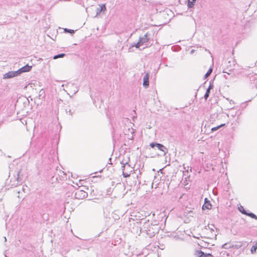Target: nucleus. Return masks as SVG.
Instances as JSON below:
<instances>
[{
  "label": "nucleus",
  "instance_id": "f257e3e1",
  "mask_svg": "<svg viewBox=\"0 0 257 257\" xmlns=\"http://www.w3.org/2000/svg\"><path fill=\"white\" fill-rule=\"evenodd\" d=\"M120 163L122 165V175L123 177L127 178L131 175L132 167L129 165L128 162L122 161Z\"/></svg>",
  "mask_w": 257,
  "mask_h": 257
},
{
  "label": "nucleus",
  "instance_id": "f03ea898",
  "mask_svg": "<svg viewBox=\"0 0 257 257\" xmlns=\"http://www.w3.org/2000/svg\"><path fill=\"white\" fill-rule=\"evenodd\" d=\"M21 170H19L16 172V176L12 178L10 180V183L12 186H17L22 181L23 177L21 175Z\"/></svg>",
  "mask_w": 257,
  "mask_h": 257
},
{
  "label": "nucleus",
  "instance_id": "7ed1b4c3",
  "mask_svg": "<svg viewBox=\"0 0 257 257\" xmlns=\"http://www.w3.org/2000/svg\"><path fill=\"white\" fill-rule=\"evenodd\" d=\"M150 146L152 148H154L155 147H156L159 150L163 153L164 156L166 155L168 153V149L161 144L158 143H151L150 144Z\"/></svg>",
  "mask_w": 257,
  "mask_h": 257
},
{
  "label": "nucleus",
  "instance_id": "20e7f679",
  "mask_svg": "<svg viewBox=\"0 0 257 257\" xmlns=\"http://www.w3.org/2000/svg\"><path fill=\"white\" fill-rule=\"evenodd\" d=\"M88 195L86 192L82 190L77 189L74 194V197L78 199H83Z\"/></svg>",
  "mask_w": 257,
  "mask_h": 257
},
{
  "label": "nucleus",
  "instance_id": "39448f33",
  "mask_svg": "<svg viewBox=\"0 0 257 257\" xmlns=\"http://www.w3.org/2000/svg\"><path fill=\"white\" fill-rule=\"evenodd\" d=\"M154 227H156V226L154 225L151 224V226H149L148 227L144 225V228L146 229L147 234L150 237H154L156 232L154 231Z\"/></svg>",
  "mask_w": 257,
  "mask_h": 257
},
{
  "label": "nucleus",
  "instance_id": "423d86ee",
  "mask_svg": "<svg viewBox=\"0 0 257 257\" xmlns=\"http://www.w3.org/2000/svg\"><path fill=\"white\" fill-rule=\"evenodd\" d=\"M149 77H150L149 73H146L144 77L143 85L144 87L145 88H148L149 87Z\"/></svg>",
  "mask_w": 257,
  "mask_h": 257
},
{
  "label": "nucleus",
  "instance_id": "0eeeda50",
  "mask_svg": "<svg viewBox=\"0 0 257 257\" xmlns=\"http://www.w3.org/2000/svg\"><path fill=\"white\" fill-rule=\"evenodd\" d=\"M67 87L70 89L71 92L73 94H75L78 91L77 86L73 83H68Z\"/></svg>",
  "mask_w": 257,
  "mask_h": 257
},
{
  "label": "nucleus",
  "instance_id": "6e6552de",
  "mask_svg": "<svg viewBox=\"0 0 257 257\" xmlns=\"http://www.w3.org/2000/svg\"><path fill=\"white\" fill-rule=\"evenodd\" d=\"M248 77L251 83H254L257 87V73H254L250 75V74H247Z\"/></svg>",
  "mask_w": 257,
  "mask_h": 257
},
{
  "label": "nucleus",
  "instance_id": "1a4fd4ad",
  "mask_svg": "<svg viewBox=\"0 0 257 257\" xmlns=\"http://www.w3.org/2000/svg\"><path fill=\"white\" fill-rule=\"evenodd\" d=\"M150 40V38H148V34L146 33L143 37H140L139 41L143 45L144 44L148 42Z\"/></svg>",
  "mask_w": 257,
  "mask_h": 257
},
{
  "label": "nucleus",
  "instance_id": "9d476101",
  "mask_svg": "<svg viewBox=\"0 0 257 257\" xmlns=\"http://www.w3.org/2000/svg\"><path fill=\"white\" fill-rule=\"evenodd\" d=\"M213 85L212 84H211V83H210V85H209V87H208V88L207 89L206 92L204 96V97L205 100H207V98H208V97L209 96V94L210 93V90L213 88Z\"/></svg>",
  "mask_w": 257,
  "mask_h": 257
},
{
  "label": "nucleus",
  "instance_id": "9b49d317",
  "mask_svg": "<svg viewBox=\"0 0 257 257\" xmlns=\"http://www.w3.org/2000/svg\"><path fill=\"white\" fill-rule=\"evenodd\" d=\"M211 208V204L210 202L207 200V198L205 199V204L202 206V209L205 210V209H210Z\"/></svg>",
  "mask_w": 257,
  "mask_h": 257
},
{
  "label": "nucleus",
  "instance_id": "f8f14e48",
  "mask_svg": "<svg viewBox=\"0 0 257 257\" xmlns=\"http://www.w3.org/2000/svg\"><path fill=\"white\" fill-rule=\"evenodd\" d=\"M234 65H235V64H234V62L233 61H229L227 62V64L225 67V68H229V69L228 70V71H232L234 69Z\"/></svg>",
  "mask_w": 257,
  "mask_h": 257
},
{
  "label": "nucleus",
  "instance_id": "ddd939ff",
  "mask_svg": "<svg viewBox=\"0 0 257 257\" xmlns=\"http://www.w3.org/2000/svg\"><path fill=\"white\" fill-rule=\"evenodd\" d=\"M14 71H9L8 73L5 74L3 76L4 79H9L13 77H14Z\"/></svg>",
  "mask_w": 257,
  "mask_h": 257
},
{
  "label": "nucleus",
  "instance_id": "4468645a",
  "mask_svg": "<svg viewBox=\"0 0 257 257\" xmlns=\"http://www.w3.org/2000/svg\"><path fill=\"white\" fill-rule=\"evenodd\" d=\"M32 66H29V65H26L24 66V67H22L21 69L22 72H27L30 71L31 70Z\"/></svg>",
  "mask_w": 257,
  "mask_h": 257
},
{
  "label": "nucleus",
  "instance_id": "2eb2a0df",
  "mask_svg": "<svg viewBox=\"0 0 257 257\" xmlns=\"http://www.w3.org/2000/svg\"><path fill=\"white\" fill-rule=\"evenodd\" d=\"M66 112L69 115H70L71 116H72V115L75 112V109H71V108H70V106H69V107L66 108Z\"/></svg>",
  "mask_w": 257,
  "mask_h": 257
},
{
  "label": "nucleus",
  "instance_id": "dca6fc26",
  "mask_svg": "<svg viewBox=\"0 0 257 257\" xmlns=\"http://www.w3.org/2000/svg\"><path fill=\"white\" fill-rule=\"evenodd\" d=\"M195 255L197 257H203L204 252L201 250H197L195 252Z\"/></svg>",
  "mask_w": 257,
  "mask_h": 257
},
{
  "label": "nucleus",
  "instance_id": "f3484780",
  "mask_svg": "<svg viewBox=\"0 0 257 257\" xmlns=\"http://www.w3.org/2000/svg\"><path fill=\"white\" fill-rule=\"evenodd\" d=\"M196 0H188L187 6L189 8H193L194 6V3Z\"/></svg>",
  "mask_w": 257,
  "mask_h": 257
},
{
  "label": "nucleus",
  "instance_id": "a211bd4d",
  "mask_svg": "<svg viewBox=\"0 0 257 257\" xmlns=\"http://www.w3.org/2000/svg\"><path fill=\"white\" fill-rule=\"evenodd\" d=\"M257 249V242H256L255 244L252 246L250 249L251 253L254 254Z\"/></svg>",
  "mask_w": 257,
  "mask_h": 257
},
{
  "label": "nucleus",
  "instance_id": "6ab92c4d",
  "mask_svg": "<svg viewBox=\"0 0 257 257\" xmlns=\"http://www.w3.org/2000/svg\"><path fill=\"white\" fill-rule=\"evenodd\" d=\"M246 215L249 216L252 218L257 219V216L252 212H249V213L247 212Z\"/></svg>",
  "mask_w": 257,
  "mask_h": 257
},
{
  "label": "nucleus",
  "instance_id": "aec40b11",
  "mask_svg": "<svg viewBox=\"0 0 257 257\" xmlns=\"http://www.w3.org/2000/svg\"><path fill=\"white\" fill-rule=\"evenodd\" d=\"M65 56V54H64V53L59 54L55 55L53 57V59H57L59 58H63Z\"/></svg>",
  "mask_w": 257,
  "mask_h": 257
},
{
  "label": "nucleus",
  "instance_id": "412c9836",
  "mask_svg": "<svg viewBox=\"0 0 257 257\" xmlns=\"http://www.w3.org/2000/svg\"><path fill=\"white\" fill-rule=\"evenodd\" d=\"M238 210L243 214L246 215L247 213V212L245 210V209L242 206H240V207H238Z\"/></svg>",
  "mask_w": 257,
  "mask_h": 257
},
{
  "label": "nucleus",
  "instance_id": "4be33fe9",
  "mask_svg": "<svg viewBox=\"0 0 257 257\" xmlns=\"http://www.w3.org/2000/svg\"><path fill=\"white\" fill-rule=\"evenodd\" d=\"M212 69L211 68H209L207 73L204 75V78H207L212 73Z\"/></svg>",
  "mask_w": 257,
  "mask_h": 257
},
{
  "label": "nucleus",
  "instance_id": "5701e85b",
  "mask_svg": "<svg viewBox=\"0 0 257 257\" xmlns=\"http://www.w3.org/2000/svg\"><path fill=\"white\" fill-rule=\"evenodd\" d=\"M231 246L229 243H225L223 244L222 246V248L224 249H228L231 248Z\"/></svg>",
  "mask_w": 257,
  "mask_h": 257
},
{
  "label": "nucleus",
  "instance_id": "b1692460",
  "mask_svg": "<svg viewBox=\"0 0 257 257\" xmlns=\"http://www.w3.org/2000/svg\"><path fill=\"white\" fill-rule=\"evenodd\" d=\"M64 32L65 33H69L71 34H73L75 32V31L73 30L68 29L67 28L64 29Z\"/></svg>",
  "mask_w": 257,
  "mask_h": 257
},
{
  "label": "nucleus",
  "instance_id": "393cba45",
  "mask_svg": "<svg viewBox=\"0 0 257 257\" xmlns=\"http://www.w3.org/2000/svg\"><path fill=\"white\" fill-rule=\"evenodd\" d=\"M224 125H225V124H221L217 126L212 127L211 128V131L212 132L215 131L217 130L218 129H219V128H220L221 126H224Z\"/></svg>",
  "mask_w": 257,
  "mask_h": 257
},
{
  "label": "nucleus",
  "instance_id": "a878e982",
  "mask_svg": "<svg viewBox=\"0 0 257 257\" xmlns=\"http://www.w3.org/2000/svg\"><path fill=\"white\" fill-rule=\"evenodd\" d=\"M99 9H100V11L102 12H104L106 11V7L105 4H101L99 5Z\"/></svg>",
  "mask_w": 257,
  "mask_h": 257
},
{
  "label": "nucleus",
  "instance_id": "bb28decb",
  "mask_svg": "<svg viewBox=\"0 0 257 257\" xmlns=\"http://www.w3.org/2000/svg\"><path fill=\"white\" fill-rule=\"evenodd\" d=\"M14 73L15 77L20 75L22 73L21 69H19L17 71H14Z\"/></svg>",
  "mask_w": 257,
  "mask_h": 257
},
{
  "label": "nucleus",
  "instance_id": "cd10ccee",
  "mask_svg": "<svg viewBox=\"0 0 257 257\" xmlns=\"http://www.w3.org/2000/svg\"><path fill=\"white\" fill-rule=\"evenodd\" d=\"M229 68H224L223 69V73H227L228 74H229L231 72V71H229L228 70H229Z\"/></svg>",
  "mask_w": 257,
  "mask_h": 257
},
{
  "label": "nucleus",
  "instance_id": "c85d7f7f",
  "mask_svg": "<svg viewBox=\"0 0 257 257\" xmlns=\"http://www.w3.org/2000/svg\"><path fill=\"white\" fill-rule=\"evenodd\" d=\"M142 45L141 44L139 41L137 43H135V46L137 48H139Z\"/></svg>",
  "mask_w": 257,
  "mask_h": 257
},
{
  "label": "nucleus",
  "instance_id": "c756f323",
  "mask_svg": "<svg viewBox=\"0 0 257 257\" xmlns=\"http://www.w3.org/2000/svg\"><path fill=\"white\" fill-rule=\"evenodd\" d=\"M212 255L210 253H204V255H203V257H212Z\"/></svg>",
  "mask_w": 257,
  "mask_h": 257
},
{
  "label": "nucleus",
  "instance_id": "7c9ffc66",
  "mask_svg": "<svg viewBox=\"0 0 257 257\" xmlns=\"http://www.w3.org/2000/svg\"><path fill=\"white\" fill-rule=\"evenodd\" d=\"M102 11H100L99 8H97L96 10V15H99Z\"/></svg>",
  "mask_w": 257,
  "mask_h": 257
},
{
  "label": "nucleus",
  "instance_id": "2f4dec72",
  "mask_svg": "<svg viewBox=\"0 0 257 257\" xmlns=\"http://www.w3.org/2000/svg\"><path fill=\"white\" fill-rule=\"evenodd\" d=\"M39 93H40V96H41V95H42V94H43V93H44V91L42 89V90H41L40 91V92H39Z\"/></svg>",
  "mask_w": 257,
  "mask_h": 257
},
{
  "label": "nucleus",
  "instance_id": "473e14b6",
  "mask_svg": "<svg viewBox=\"0 0 257 257\" xmlns=\"http://www.w3.org/2000/svg\"><path fill=\"white\" fill-rule=\"evenodd\" d=\"M131 47H135V43L132 44L131 45Z\"/></svg>",
  "mask_w": 257,
  "mask_h": 257
},
{
  "label": "nucleus",
  "instance_id": "72a5a7b5",
  "mask_svg": "<svg viewBox=\"0 0 257 257\" xmlns=\"http://www.w3.org/2000/svg\"><path fill=\"white\" fill-rule=\"evenodd\" d=\"M194 50H192L191 51L190 53H191V54H192L193 53H194Z\"/></svg>",
  "mask_w": 257,
  "mask_h": 257
},
{
  "label": "nucleus",
  "instance_id": "f704fd0d",
  "mask_svg": "<svg viewBox=\"0 0 257 257\" xmlns=\"http://www.w3.org/2000/svg\"><path fill=\"white\" fill-rule=\"evenodd\" d=\"M4 240H5V241H7V238H6V237H4Z\"/></svg>",
  "mask_w": 257,
  "mask_h": 257
}]
</instances>
